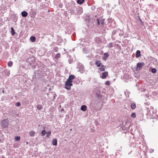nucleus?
I'll return each mask as SVG.
<instances>
[{
    "label": "nucleus",
    "mask_w": 158,
    "mask_h": 158,
    "mask_svg": "<svg viewBox=\"0 0 158 158\" xmlns=\"http://www.w3.org/2000/svg\"><path fill=\"white\" fill-rule=\"evenodd\" d=\"M35 132L34 131H32L30 132L29 135L30 136H34L35 134Z\"/></svg>",
    "instance_id": "obj_22"
},
{
    "label": "nucleus",
    "mask_w": 158,
    "mask_h": 158,
    "mask_svg": "<svg viewBox=\"0 0 158 158\" xmlns=\"http://www.w3.org/2000/svg\"><path fill=\"white\" fill-rule=\"evenodd\" d=\"M109 56V55L107 53H105L104 54L103 59H106Z\"/></svg>",
    "instance_id": "obj_17"
},
{
    "label": "nucleus",
    "mask_w": 158,
    "mask_h": 158,
    "mask_svg": "<svg viewBox=\"0 0 158 158\" xmlns=\"http://www.w3.org/2000/svg\"><path fill=\"white\" fill-rule=\"evenodd\" d=\"M60 7H61V6H60Z\"/></svg>",
    "instance_id": "obj_40"
},
{
    "label": "nucleus",
    "mask_w": 158,
    "mask_h": 158,
    "mask_svg": "<svg viewBox=\"0 0 158 158\" xmlns=\"http://www.w3.org/2000/svg\"><path fill=\"white\" fill-rule=\"evenodd\" d=\"M45 70V69L44 67L42 68H40L39 70L35 73L34 78L39 79L45 76L46 73Z\"/></svg>",
    "instance_id": "obj_1"
},
{
    "label": "nucleus",
    "mask_w": 158,
    "mask_h": 158,
    "mask_svg": "<svg viewBox=\"0 0 158 158\" xmlns=\"http://www.w3.org/2000/svg\"><path fill=\"white\" fill-rule=\"evenodd\" d=\"M21 15L23 17H25L27 16L28 13L26 11H24L22 12Z\"/></svg>",
    "instance_id": "obj_12"
},
{
    "label": "nucleus",
    "mask_w": 158,
    "mask_h": 158,
    "mask_svg": "<svg viewBox=\"0 0 158 158\" xmlns=\"http://www.w3.org/2000/svg\"><path fill=\"white\" fill-rule=\"evenodd\" d=\"M60 54L59 53H57L55 56V58L56 59L60 57Z\"/></svg>",
    "instance_id": "obj_26"
},
{
    "label": "nucleus",
    "mask_w": 158,
    "mask_h": 158,
    "mask_svg": "<svg viewBox=\"0 0 158 158\" xmlns=\"http://www.w3.org/2000/svg\"><path fill=\"white\" fill-rule=\"evenodd\" d=\"M112 44H113L112 43L109 44L108 45V47L109 48H112L113 46V45Z\"/></svg>",
    "instance_id": "obj_28"
},
{
    "label": "nucleus",
    "mask_w": 158,
    "mask_h": 158,
    "mask_svg": "<svg viewBox=\"0 0 158 158\" xmlns=\"http://www.w3.org/2000/svg\"><path fill=\"white\" fill-rule=\"evenodd\" d=\"M1 140L0 139V142H1Z\"/></svg>",
    "instance_id": "obj_46"
},
{
    "label": "nucleus",
    "mask_w": 158,
    "mask_h": 158,
    "mask_svg": "<svg viewBox=\"0 0 158 158\" xmlns=\"http://www.w3.org/2000/svg\"><path fill=\"white\" fill-rule=\"evenodd\" d=\"M71 81H69L67 80L65 83V88L68 89L69 90L71 89V86L73 85Z\"/></svg>",
    "instance_id": "obj_3"
},
{
    "label": "nucleus",
    "mask_w": 158,
    "mask_h": 158,
    "mask_svg": "<svg viewBox=\"0 0 158 158\" xmlns=\"http://www.w3.org/2000/svg\"><path fill=\"white\" fill-rule=\"evenodd\" d=\"M95 64L98 67H99L102 64L101 63V61L100 60H97L95 62Z\"/></svg>",
    "instance_id": "obj_11"
},
{
    "label": "nucleus",
    "mask_w": 158,
    "mask_h": 158,
    "mask_svg": "<svg viewBox=\"0 0 158 158\" xmlns=\"http://www.w3.org/2000/svg\"><path fill=\"white\" fill-rule=\"evenodd\" d=\"M141 56L140 51L139 50L137 51L135 54V56L136 58H138L139 57H140Z\"/></svg>",
    "instance_id": "obj_10"
},
{
    "label": "nucleus",
    "mask_w": 158,
    "mask_h": 158,
    "mask_svg": "<svg viewBox=\"0 0 158 158\" xmlns=\"http://www.w3.org/2000/svg\"><path fill=\"white\" fill-rule=\"evenodd\" d=\"M46 134H47V137L48 138L51 134V131H48L46 133Z\"/></svg>",
    "instance_id": "obj_27"
},
{
    "label": "nucleus",
    "mask_w": 158,
    "mask_h": 158,
    "mask_svg": "<svg viewBox=\"0 0 158 158\" xmlns=\"http://www.w3.org/2000/svg\"><path fill=\"white\" fill-rule=\"evenodd\" d=\"M144 65V63L143 62H140L137 64V67L139 68V69H141L142 67Z\"/></svg>",
    "instance_id": "obj_6"
},
{
    "label": "nucleus",
    "mask_w": 158,
    "mask_h": 158,
    "mask_svg": "<svg viewBox=\"0 0 158 158\" xmlns=\"http://www.w3.org/2000/svg\"><path fill=\"white\" fill-rule=\"evenodd\" d=\"M75 76L74 75H71L69 76V77L67 80L68 81H71V82H72V80L73 79L75 78Z\"/></svg>",
    "instance_id": "obj_8"
},
{
    "label": "nucleus",
    "mask_w": 158,
    "mask_h": 158,
    "mask_svg": "<svg viewBox=\"0 0 158 158\" xmlns=\"http://www.w3.org/2000/svg\"><path fill=\"white\" fill-rule=\"evenodd\" d=\"M60 7H61V6H60Z\"/></svg>",
    "instance_id": "obj_41"
},
{
    "label": "nucleus",
    "mask_w": 158,
    "mask_h": 158,
    "mask_svg": "<svg viewBox=\"0 0 158 158\" xmlns=\"http://www.w3.org/2000/svg\"><path fill=\"white\" fill-rule=\"evenodd\" d=\"M31 41L33 42H34L35 41L36 38L34 36H31L30 38Z\"/></svg>",
    "instance_id": "obj_16"
},
{
    "label": "nucleus",
    "mask_w": 158,
    "mask_h": 158,
    "mask_svg": "<svg viewBox=\"0 0 158 158\" xmlns=\"http://www.w3.org/2000/svg\"><path fill=\"white\" fill-rule=\"evenodd\" d=\"M77 11L78 13V14H81L83 12L82 9L81 8V7H79L78 8H77Z\"/></svg>",
    "instance_id": "obj_9"
},
{
    "label": "nucleus",
    "mask_w": 158,
    "mask_h": 158,
    "mask_svg": "<svg viewBox=\"0 0 158 158\" xmlns=\"http://www.w3.org/2000/svg\"><path fill=\"white\" fill-rule=\"evenodd\" d=\"M60 7H61V6H60Z\"/></svg>",
    "instance_id": "obj_39"
},
{
    "label": "nucleus",
    "mask_w": 158,
    "mask_h": 158,
    "mask_svg": "<svg viewBox=\"0 0 158 158\" xmlns=\"http://www.w3.org/2000/svg\"><path fill=\"white\" fill-rule=\"evenodd\" d=\"M15 105L16 106H20V103L19 102H17L15 104Z\"/></svg>",
    "instance_id": "obj_32"
},
{
    "label": "nucleus",
    "mask_w": 158,
    "mask_h": 158,
    "mask_svg": "<svg viewBox=\"0 0 158 158\" xmlns=\"http://www.w3.org/2000/svg\"><path fill=\"white\" fill-rule=\"evenodd\" d=\"M87 106L85 105H83L81 107V110L83 111H85L86 110Z\"/></svg>",
    "instance_id": "obj_14"
},
{
    "label": "nucleus",
    "mask_w": 158,
    "mask_h": 158,
    "mask_svg": "<svg viewBox=\"0 0 158 158\" xmlns=\"http://www.w3.org/2000/svg\"><path fill=\"white\" fill-rule=\"evenodd\" d=\"M131 106V109H134L136 107V105L134 103H132Z\"/></svg>",
    "instance_id": "obj_21"
},
{
    "label": "nucleus",
    "mask_w": 158,
    "mask_h": 158,
    "mask_svg": "<svg viewBox=\"0 0 158 158\" xmlns=\"http://www.w3.org/2000/svg\"><path fill=\"white\" fill-rule=\"evenodd\" d=\"M5 71H6V72H7V70H5Z\"/></svg>",
    "instance_id": "obj_45"
},
{
    "label": "nucleus",
    "mask_w": 158,
    "mask_h": 158,
    "mask_svg": "<svg viewBox=\"0 0 158 158\" xmlns=\"http://www.w3.org/2000/svg\"><path fill=\"white\" fill-rule=\"evenodd\" d=\"M2 158H4V157H2Z\"/></svg>",
    "instance_id": "obj_48"
},
{
    "label": "nucleus",
    "mask_w": 158,
    "mask_h": 158,
    "mask_svg": "<svg viewBox=\"0 0 158 158\" xmlns=\"http://www.w3.org/2000/svg\"><path fill=\"white\" fill-rule=\"evenodd\" d=\"M37 108L38 110H40L43 109V106L41 105H38L37 106Z\"/></svg>",
    "instance_id": "obj_18"
},
{
    "label": "nucleus",
    "mask_w": 158,
    "mask_h": 158,
    "mask_svg": "<svg viewBox=\"0 0 158 158\" xmlns=\"http://www.w3.org/2000/svg\"><path fill=\"white\" fill-rule=\"evenodd\" d=\"M20 137L19 136H16L15 137V139L17 141H19L20 140Z\"/></svg>",
    "instance_id": "obj_30"
},
{
    "label": "nucleus",
    "mask_w": 158,
    "mask_h": 158,
    "mask_svg": "<svg viewBox=\"0 0 158 158\" xmlns=\"http://www.w3.org/2000/svg\"><path fill=\"white\" fill-rule=\"evenodd\" d=\"M96 96L98 98H100L101 97V95L100 94V93H96Z\"/></svg>",
    "instance_id": "obj_31"
},
{
    "label": "nucleus",
    "mask_w": 158,
    "mask_h": 158,
    "mask_svg": "<svg viewBox=\"0 0 158 158\" xmlns=\"http://www.w3.org/2000/svg\"><path fill=\"white\" fill-rule=\"evenodd\" d=\"M70 131H72V129H70Z\"/></svg>",
    "instance_id": "obj_44"
},
{
    "label": "nucleus",
    "mask_w": 158,
    "mask_h": 158,
    "mask_svg": "<svg viewBox=\"0 0 158 158\" xmlns=\"http://www.w3.org/2000/svg\"><path fill=\"white\" fill-rule=\"evenodd\" d=\"M26 144H28V142H26Z\"/></svg>",
    "instance_id": "obj_37"
},
{
    "label": "nucleus",
    "mask_w": 158,
    "mask_h": 158,
    "mask_svg": "<svg viewBox=\"0 0 158 158\" xmlns=\"http://www.w3.org/2000/svg\"><path fill=\"white\" fill-rule=\"evenodd\" d=\"M13 64V62L11 61H10L8 63V65L9 67H11Z\"/></svg>",
    "instance_id": "obj_23"
},
{
    "label": "nucleus",
    "mask_w": 158,
    "mask_h": 158,
    "mask_svg": "<svg viewBox=\"0 0 158 158\" xmlns=\"http://www.w3.org/2000/svg\"><path fill=\"white\" fill-rule=\"evenodd\" d=\"M116 32V31L115 30L113 31L112 32V34L113 35H115Z\"/></svg>",
    "instance_id": "obj_35"
},
{
    "label": "nucleus",
    "mask_w": 158,
    "mask_h": 158,
    "mask_svg": "<svg viewBox=\"0 0 158 158\" xmlns=\"http://www.w3.org/2000/svg\"><path fill=\"white\" fill-rule=\"evenodd\" d=\"M104 20L103 19H97V23L98 25H100V23H101V25L102 26H103L104 23Z\"/></svg>",
    "instance_id": "obj_5"
},
{
    "label": "nucleus",
    "mask_w": 158,
    "mask_h": 158,
    "mask_svg": "<svg viewBox=\"0 0 158 158\" xmlns=\"http://www.w3.org/2000/svg\"><path fill=\"white\" fill-rule=\"evenodd\" d=\"M101 67L99 68V70L101 71H104L105 70V66H104L103 65H102Z\"/></svg>",
    "instance_id": "obj_15"
},
{
    "label": "nucleus",
    "mask_w": 158,
    "mask_h": 158,
    "mask_svg": "<svg viewBox=\"0 0 158 158\" xmlns=\"http://www.w3.org/2000/svg\"><path fill=\"white\" fill-rule=\"evenodd\" d=\"M57 141L56 139H54L52 140V144L53 145L56 146L57 145Z\"/></svg>",
    "instance_id": "obj_13"
},
{
    "label": "nucleus",
    "mask_w": 158,
    "mask_h": 158,
    "mask_svg": "<svg viewBox=\"0 0 158 158\" xmlns=\"http://www.w3.org/2000/svg\"><path fill=\"white\" fill-rule=\"evenodd\" d=\"M63 110H64V109H62V110H61V111H63Z\"/></svg>",
    "instance_id": "obj_38"
},
{
    "label": "nucleus",
    "mask_w": 158,
    "mask_h": 158,
    "mask_svg": "<svg viewBox=\"0 0 158 158\" xmlns=\"http://www.w3.org/2000/svg\"><path fill=\"white\" fill-rule=\"evenodd\" d=\"M139 18V21H140V22H141V23H142V24H143V22H142V20L140 18H139H139Z\"/></svg>",
    "instance_id": "obj_36"
},
{
    "label": "nucleus",
    "mask_w": 158,
    "mask_h": 158,
    "mask_svg": "<svg viewBox=\"0 0 158 158\" xmlns=\"http://www.w3.org/2000/svg\"><path fill=\"white\" fill-rule=\"evenodd\" d=\"M2 127L3 128H7L8 125V119H6L2 120L1 122Z\"/></svg>",
    "instance_id": "obj_2"
},
{
    "label": "nucleus",
    "mask_w": 158,
    "mask_h": 158,
    "mask_svg": "<svg viewBox=\"0 0 158 158\" xmlns=\"http://www.w3.org/2000/svg\"><path fill=\"white\" fill-rule=\"evenodd\" d=\"M131 117L132 118H135L136 117V114H135V113H132L131 115Z\"/></svg>",
    "instance_id": "obj_29"
},
{
    "label": "nucleus",
    "mask_w": 158,
    "mask_h": 158,
    "mask_svg": "<svg viewBox=\"0 0 158 158\" xmlns=\"http://www.w3.org/2000/svg\"><path fill=\"white\" fill-rule=\"evenodd\" d=\"M108 75V72H105L102 73V76L101 77L103 79L105 78Z\"/></svg>",
    "instance_id": "obj_7"
},
{
    "label": "nucleus",
    "mask_w": 158,
    "mask_h": 158,
    "mask_svg": "<svg viewBox=\"0 0 158 158\" xmlns=\"http://www.w3.org/2000/svg\"><path fill=\"white\" fill-rule=\"evenodd\" d=\"M84 1V0H77V2L78 4H81L83 3Z\"/></svg>",
    "instance_id": "obj_19"
},
{
    "label": "nucleus",
    "mask_w": 158,
    "mask_h": 158,
    "mask_svg": "<svg viewBox=\"0 0 158 158\" xmlns=\"http://www.w3.org/2000/svg\"><path fill=\"white\" fill-rule=\"evenodd\" d=\"M156 68H153L152 70V72L153 73H156Z\"/></svg>",
    "instance_id": "obj_24"
},
{
    "label": "nucleus",
    "mask_w": 158,
    "mask_h": 158,
    "mask_svg": "<svg viewBox=\"0 0 158 158\" xmlns=\"http://www.w3.org/2000/svg\"><path fill=\"white\" fill-rule=\"evenodd\" d=\"M11 35L13 36L14 35L15 33V32L14 29L13 27H11Z\"/></svg>",
    "instance_id": "obj_20"
},
{
    "label": "nucleus",
    "mask_w": 158,
    "mask_h": 158,
    "mask_svg": "<svg viewBox=\"0 0 158 158\" xmlns=\"http://www.w3.org/2000/svg\"><path fill=\"white\" fill-rule=\"evenodd\" d=\"M10 113L11 114H14V112H13V110H10Z\"/></svg>",
    "instance_id": "obj_34"
},
{
    "label": "nucleus",
    "mask_w": 158,
    "mask_h": 158,
    "mask_svg": "<svg viewBox=\"0 0 158 158\" xmlns=\"http://www.w3.org/2000/svg\"><path fill=\"white\" fill-rule=\"evenodd\" d=\"M43 129H45V127H44Z\"/></svg>",
    "instance_id": "obj_43"
},
{
    "label": "nucleus",
    "mask_w": 158,
    "mask_h": 158,
    "mask_svg": "<svg viewBox=\"0 0 158 158\" xmlns=\"http://www.w3.org/2000/svg\"><path fill=\"white\" fill-rule=\"evenodd\" d=\"M46 133V131L45 130H44L42 131L41 132V134L42 135L44 136L45 134Z\"/></svg>",
    "instance_id": "obj_25"
},
{
    "label": "nucleus",
    "mask_w": 158,
    "mask_h": 158,
    "mask_svg": "<svg viewBox=\"0 0 158 158\" xmlns=\"http://www.w3.org/2000/svg\"><path fill=\"white\" fill-rule=\"evenodd\" d=\"M8 73H9V74H10V73H9V71L8 72Z\"/></svg>",
    "instance_id": "obj_42"
},
{
    "label": "nucleus",
    "mask_w": 158,
    "mask_h": 158,
    "mask_svg": "<svg viewBox=\"0 0 158 158\" xmlns=\"http://www.w3.org/2000/svg\"><path fill=\"white\" fill-rule=\"evenodd\" d=\"M105 84L106 85H109L110 84V83L109 81H106L105 83Z\"/></svg>",
    "instance_id": "obj_33"
},
{
    "label": "nucleus",
    "mask_w": 158,
    "mask_h": 158,
    "mask_svg": "<svg viewBox=\"0 0 158 158\" xmlns=\"http://www.w3.org/2000/svg\"><path fill=\"white\" fill-rule=\"evenodd\" d=\"M2 92H4V90H3Z\"/></svg>",
    "instance_id": "obj_47"
},
{
    "label": "nucleus",
    "mask_w": 158,
    "mask_h": 158,
    "mask_svg": "<svg viewBox=\"0 0 158 158\" xmlns=\"http://www.w3.org/2000/svg\"><path fill=\"white\" fill-rule=\"evenodd\" d=\"M148 111L149 112L150 114L152 115L155 114V111L154 109L152 107H150V108H148Z\"/></svg>",
    "instance_id": "obj_4"
}]
</instances>
